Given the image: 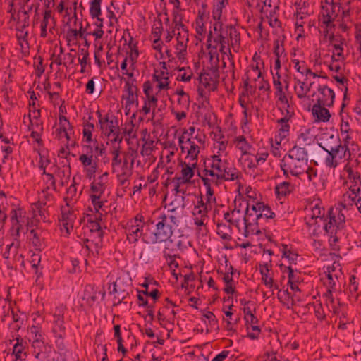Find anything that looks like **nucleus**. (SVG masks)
<instances>
[{"mask_svg":"<svg viewBox=\"0 0 361 361\" xmlns=\"http://www.w3.org/2000/svg\"><path fill=\"white\" fill-rule=\"evenodd\" d=\"M209 166H207L202 173L199 172L198 176L202 179L204 177L208 178V176H210L209 178V180H210V183H215L216 185H217L218 180L220 179H217L216 178V173H215V170L214 169H209Z\"/></svg>","mask_w":361,"mask_h":361,"instance_id":"41","label":"nucleus"},{"mask_svg":"<svg viewBox=\"0 0 361 361\" xmlns=\"http://www.w3.org/2000/svg\"><path fill=\"white\" fill-rule=\"evenodd\" d=\"M274 215L275 214L271 208L263 202H257L252 206L247 204L245 215L243 218L245 223L244 236L247 237L250 235L260 233L259 230L248 231V228L252 226L251 221H254L257 226H263L269 219H273Z\"/></svg>","mask_w":361,"mask_h":361,"instance_id":"3","label":"nucleus"},{"mask_svg":"<svg viewBox=\"0 0 361 361\" xmlns=\"http://www.w3.org/2000/svg\"><path fill=\"white\" fill-rule=\"evenodd\" d=\"M34 68L35 70V75L39 78L44 72V67L43 66V59L42 56H38L35 57Z\"/></svg>","mask_w":361,"mask_h":361,"instance_id":"46","label":"nucleus"},{"mask_svg":"<svg viewBox=\"0 0 361 361\" xmlns=\"http://www.w3.org/2000/svg\"><path fill=\"white\" fill-rule=\"evenodd\" d=\"M161 30H162V23L161 20H158L157 22L154 23L152 35L155 39H160L161 35Z\"/></svg>","mask_w":361,"mask_h":361,"instance_id":"56","label":"nucleus"},{"mask_svg":"<svg viewBox=\"0 0 361 361\" xmlns=\"http://www.w3.org/2000/svg\"><path fill=\"white\" fill-rule=\"evenodd\" d=\"M233 144L235 147L241 152V154L250 152L252 145L248 143L243 135L237 136L233 139Z\"/></svg>","mask_w":361,"mask_h":361,"instance_id":"29","label":"nucleus"},{"mask_svg":"<svg viewBox=\"0 0 361 361\" xmlns=\"http://www.w3.org/2000/svg\"><path fill=\"white\" fill-rule=\"evenodd\" d=\"M307 168V164H302L300 160L295 159L288 154L285 155L281 162V169L287 177L289 174L298 176L304 173Z\"/></svg>","mask_w":361,"mask_h":361,"instance_id":"6","label":"nucleus"},{"mask_svg":"<svg viewBox=\"0 0 361 361\" xmlns=\"http://www.w3.org/2000/svg\"><path fill=\"white\" fill-rule=\"evenodd\" d=\"M56 22L52 15L43 14V19L40 25V37L45 38L48 36H54L56 30Z\"/></svg>","mask_w":361,"mask_h":361,"instance_id":"16","label":"nucleus"},{"mask_svg":"<svg viewBox=\"0 0 361 361\" xmlns=\"http://www.w3.org/2000/svg\"><path fill=\"white\" fill-rule=\"evenodd\" d=\"M349 209H344L339 203L329 210V221L324 225L327 233H333L335 228L341 226L345 221V215Z\"/></svg>","mask_w":361,"mask_h":361,"instance_id":"8","label":"nucleus"},{"mask_svg":"<svg viewBox=\"0 0 361 361\" xmlns=\"http://www.w3.org/2000/svg\"><path fill=\"white\" fill-rule=\"evenodd\" d=\"M163 242L165 243L163 254L166 260H168V257H171L172 255H175L174 252L179 250L182 245L180 240L172 239L171 237Z\"/></svg>","mask_w":361,"mask_h":361,"instance_id":"21","label":"nucleus"},{"mask_svg":"<svg viewBox=\"0 0 361 361\" xmlns=\"http://www.w3.org/2000/svg\"><path fill=\"white\" fill-rule=\"evenodd\" d=\"M94 128V126L93 123H87L84 124V128L82 130L83 136L85 137L86 141L87 142H90L92 141V130Z\"/></svg>","mask_w":361,"mask_h":361,"instance_id":"50","label":"nucleus"},{"mask_svg":"<svg viewBox=\"0 0 361 361\" xmlns=\"http://www.w3.org/2000/svg\"><path fill=\"white\" fill-rule=\"evenodd\" d=\"M306 173L309 181L312 182L313 184H316V182L318 179L317 171L316 169L313 167H310L307 165V168L305 171Z\"/></svg>","mask_w":361,"mask_h":361,"instance_id":"54","label":"nucleus"},{"mask_svg":"<svg viewBox=\"0 0 361 361\" xmlns=\"http://www.w3.org/2000/svg\"><path fill=\"white\" fill-rule=\"evenodd\" d=\"M184 139V136H180L178 139L182 152L187 151L186 159H190V161L197 162L200 147L193 140V137H187L185 141Z\"/></svg>","mask_w":361,"mask_h":361,"instance_id":"11","label":"nucleus"},{"mask_svg":"<svg viewBox=\"0 0 361 361\" xmlns=\"http://www.w3.org/2000/svg\"><path fill=\"white\" fill-rule=\"evenodd\" d=\"M181 176H183L185 180H188L189 183H191V179L195 175V169L197 166V162H184L181 164Z\"/></svg>","mask_w":361,"mask_h":361,"instance_id":"28","label":"nucleus"},{"mask_svg":"<svg viewBox=\"0 0 361 361\" xmlns=\"http://www.w3.org/2000/svg\"><path fill=\"white\" fill-rule=\"evenodd\" d=\"M235 52H238L240 46V36L238 30L233 26L224 27L222 23L214 19L207 37V49H209L210 59H216L219 61L217 47L219 44H228Z\"/></svg>","mask_w":361,"mask_h":361,"instance_id":"1","label":"nucleus"},{"mask_svg":"<svg viewBox=\"0 0 361 361\" xmlns=\"http://www.w3.org/2000/svg\"><path fill=\"white\" fill-rule=\"evenodd\" d=\"M293 63L294 64L295 69L300 73L303 74L305 69L306 68V64L305 61H300L298 59H293Z\"/></svg>","mask_w":361,"mask_h":361,"instance_id":"61","label":"nucleus"},{"mask_svg":"<svg viewBox=\"0 0 361 361\" xmlns=\"http://www.w3.org/2000/svg\"><path fill=\"white\" fill-rule=\"evenodd\" d=\"M111 153L113 156L111 160V166L113 168V171H114V169L116 166H118L121 164L122 160L120 157L121 154V146L114 145L111 147Z\"/></svg>","mask_w":361,"mask_h":361,"instance_id":"39","label":"nucleus"},{"mask_svg":"<svg viewBox=\"0 0 361 361\" xmlns=\"http://www.w3.org/2000/svg\"><path fill=\"white\" fill-rule=\"evenodd\" d=\"M324 214V209L318 205H315L311 208V211L307 212L305 220L306 224L311 227L318 224V221H322Z\"/></svg>","mask_w":361,"mask_h":361,"instance_id":"20","label":"nucleus"},{"mask_svg":"<svg viewBox=\"0 0 361 361\" xmlns=\"http://www.w3.org/2000/svg\"><path fill=\"white\" fill-rule=\"evenodd\" d=\"M102 0H92L90 4V14L92 18H98L102 14Z\"/></svg>","mask_w":361,"mask_h":361,"instance_id":"42","label":"nucleus"},{"mask_svg":"<svg viewBox=\"0 0 361 361\" xmlns=\"http://www.w3.org/2000/svg\"><path fill=\"white\" fill-rule=\"evenodd\" d=\"M217 234L220 238L224 240H231V228L230 225L221 223L217 224Z\"/></svg>","mask_w":361,"mask_h":361,"instance_id":"37","label":"nucleus"},{"mask_svg":"<svg viewBox=\"0 0 361 361\" xmlns=\"http://www.w3.org/2000/svg\"><path fill=\"white\" fill-rule=\"evenodd\" d=\"M26 29L27 27L21 28L20 25L16 24V37L20 42L21 47H23V42H25L27 45L28 44V31Z\"/></svg>","mask_w":361,"mask_h":361,"instance_id":"43","label":"nucleus"},{"mask_svg":"<svg viewBox=\"0 0 361 361\" xmlns=\"http://www.w3.org/2000/svg\"><path fill=\"white\" fill-rule=\"evenodd\" d=\"M80 54L82 56V58H79L78 61H79L80 64L81 65L80 72L82 73H83L85 71V68H86V66L87 63V60L89 58V52L87 49L81 48L80 49Z\"/></svg>","mask_w":361,"mask_h":361,"instance_id":"47","label":"nucleus"},{"mask_svg":"<svg viewBox=\"0 0 361 361\" xmlns=\"http://www.w3.org/2000/svg\"><path fill=\"white\" fill-rule=\"evenodd\" d=\"M345 170L348 173V180H346V185L349 190L351 191L360 192L361 188V180L360 173L358 172L354 171L350 166L347 165L345 167Z\"/></svg>","mask_w":361,"mask_h":361,"instance_id":"18","label":"nucleus"},{"mask_svg":"<svg viewBox=\"0 0 361 361\" xmlns=\"http://www.w3.org/2000/svg\"><path fill=\"white\" fill-rule=\"evenodd\" d=\"M245 319L246 321V323L250 324L252 329L254 331H257V334H249L248 336L252 339L257 338L259 334L261 331L259 327L257 325L259 322L258 319L254 314H250V316H245Z\"/></svg>","mask_w":361,"mask_h":361,"instance_id":"35","label":"nucleus"},{"mask_svg":"<svg viewBox=\"0 0 361 361\" xmlns=\"http://www.w3.org/2000/svg\"><path fill=\"white\" fill-rule=\"evenodd\" d=\"M288 119L286 117L278 120V123L280 125L279 128V136L281 139L285 138L288 135L290 126L288 123Z\"/></svg>","mask_w":361,"mask_h":361,"instance_id":"40","label":"nucleus"},{"mask_svg":"<svg viewBox=\"0 0 361 361\" xmlns=\"http://www.w3.org/2000/svg\"><path fill=\"white\" fill-rule=\"evenodd\" d=\"M274 54L276 59H284L286 57L283 39L279 37L274 42Z\"/></svg>","mask_w":361,"mask_h":361,"instance_id":"38","label":"nucleus"},{"mask_svg":"<svg viewBox=\"0 0 361 361\" xmlns=\"http://www.w3.org/2000/svg\"><path fill=\"white\" fill-rule=\"evenodd\" d=\"M238 161L243 166L244 171L247 173L250 171H253L257 167L255 155L251 152L241 154Z\"/></svg>","mask_w":361,"mask_h":361,"instance_id":"25","label":"nucleus"},{"mask_svg":"<svg viewBox=\"0 0 361 361\" xmlns=\"http://www.w3.org/2000/svg\"><path fill=\"white\" fill-rule=\"evenodd\" d=\"M82 28V27H80ZM78 37H80L82 39H85V36H84L83 32H82L81 29L79 30H75V29H68L66 32V38L67 40L71 42L75 40Z\"/></svg>","mask_w":361,"mask_h":361,"instance_id":"48","label":"nucleus"},{"mask_svg":"<svg viewBox=\"0 0 361 361\" xmlns=\"http://www.w3.org/2000/svg\"><path fill=\"white\" fill-rule=\"evenodd\" d=\"M30 234L32 235V238H31L32 245L37 249H41L42 242H41V240L39 238V235L37 231L35 229H32L30 231Z\"/></svg>","mask_w":361,"mask_h":361,"instance_id":"57","label":"nucleus"},{"mask_svg":"<svg viewBox=\"0 0 361 361\" xmlns=\"http://www.w3.org/2000/svg\"><path fill=\"white\" fill-rule=\"evenodd\" d=\"M65 307L63 306L58 307L55 309L53 314V328L52 331L56 338V342L62 344V340L66 336V327L64 326L63 314Z\"/></svg>","mask_w":361,"mask_h":361,"instance_id":"9","label":"nucleus"},{"mask_svg":"<svg viewBox=\"0 0 361 361\" xmlns=\"http://www.w3.org/2000/svg\"><path fill=\"white\" fill-rule=\"evenodd\" d=\"M99 117V123L100 128L105 136H109V134L117 130L118 126V121L116 116L106 115L102 116L100 111L97 112Z\"/></svg>","mask_w":361,"mask_h":361,"instance_id":"13","label":"nucleus"},{"mask_svg":"<svg viewBox=\"0 0 361 361\" xmlns=\"http://www.w3.org/2000/svg\"><path fill=\"white\" fill-rule=\"evenodd\" d=\"M293 190V185L288 181H283L275 187V193L278 198L286 197Z\"/></svg>","mask_w":361,"mask_h":361,"instance_id":"30","label":"nucleus"},{"mask_svg":"<svg viewBox=\"0 0 361 361\" xmlns=\"http://www.w3.org/2000/svg\"><path fill=\"white\" fill-rule=\"evenodd\" d=\"M209 211L208 205L204 204L202 200L197 201L195 205L192 214L194 216H199L200 218L207 219V213Z\"/></svg>","mask_w":361,"mask_h":361,"instance_id":"36","label":"nucleus"},{"mask_svg":"<svg viewBox=\"0 0 361 361\" xmlns=\"http://www.w3.org/2000/svg\"><path fill=\"white\" fill-rule=\"evenodd\" d=\"M347 143L348 144V141ZM358 149V145L355 143H351L350 146L348 145V152H347V160H350L355 158Z\"/></svg>","mask_w":361,"mask_h":361,"instance_id":"58","label":"nucleus"},{"mask_svg":"<svg viewBox=\"0 0 361 361\" xmlns=\"http://www.w3.org/2000/svg\"><path fill=\"white\" fill-rule=\"evenodd\" d=\"M74 219L75 216L70 211L68 212H62L59 221L61 222L67 233H69L70 231L73 229Z\"/></svg>","mask_w":361,"mask_h":361,"instance_id":"31","label":"nucleus"},{"mask_svg":"<svg viewBox=\"0 0 361 361\" xmlns=\"http://www.w3.org/2000/svg\"><path fill=\"white\" fill-rule=\"evenodd\" d=\"M79 160L85 167L91 166L94 164L92 162V155L82 154L80 156Z\"/></svg>","mask_w":361,"mask_h":361,"instance_id":"59","label":"nucleus"},{"mask_svg":"<svg viewBox=\"0 0 361 361\" xmlns=\"http://www.w3.org/2000/svg\"><path fill=\"white\" fill-rule=\"evenodd\" d=\"M271 267V264L268 263L260 266V274L262 275V281L266 286H271L273 277L269 274V271Z\"/></svg>","mask_w":361,"mask_h":361,"instance_id":"34","label":"nucleus"},{"mask_svg":"<svg viewBox=\"0 0 361 361\" xmlns=\"http://www.w3.org/2000/svg\"><path fill=\"white\" fill-rule=\"evenodd\" d=\"M145 227V224H140V225H133L132 224H126L125 227V232L127 236V240L130 243H135L138 241L139 238L145 236L146 235L143 234V228Z\"/></svg>","mask_w":361,"mask_h":361,"instance_id":"17","label":"nucleus"},{"mask_svg":"<svg viewBox=\"0 0 361 361\" xmlns=\"http://www.w3.org/2000/svg\"><path fill=\"white\" fill-rule=\"evenodd\" d=\"M348 136H347L345 140L344 145L339 144L335 147H329V148L322 147L323 149L328 153L325 159V164L327 166L335 168L338 164L339 160L342 159L347 160V152H348Z\"/></svg>","mask_w":361,"mask_h":361,"instance_id":"5","label":"nucleus"},{"mask_svg":"<svg viewBox=\"0 0 361 361\" xmlns=\"http://www.w3.org/2000/svg\"><path fill=\"white\" fill-rule=\"evenodd\" d=\"M219 73L216 68L210 69L207 72L202 73L199 76L200 83L209 92L214 91L217 88Z\"/></svg>","mask_w":361,"mask_h":361,"instance_id":"12","label":"nucleus"},{"mask_svg":"<svg viewBox=\"0 0 361 361\" xmlns=\"http://www.w3.org/2000/svg\"><path fill=\"white\" fill-rule=\"evenodd\" d=\"M171 113L175 116L176 119L178 121H180L183 119H185L186 118V111L185 110H176L175 109H172Z\"/></svg>","mask_w":361,"mask_h":361,"instance_id":"64","label":"nucleus"},{"mask_svg":"<svg viewBox=\"0 0 361 361\" xmlns=\"http://www.w3.org/2000/svg\"><path fill=\"white\" fill-rule=\"evenodd\" d=\"M16 343L13 346V354L15 355L16 361H22L25 359L26 353L25 352L27 343L19 336H16Z\"/></svg>","mask_w":361,"mask_h":361,"instance_id":"24","label":"nucleus"},{"mask_svg":"<svg viewBox=\"0 0 361 361\" xmlns=\"http://www.w3.org/2000/svg\"><path fill=\"white\" fill-rule=\"evenodd\" d=\"M100 197L101 196L98 197L96 195H90L92 204L96 212L98 213V215H99L98 217H96V219H99V220L101 219V216L102 215V214L101 212H99V210L100 209L104 210L102 209V207L104 205V202L102 200H101Z\"/></svg>","mask_w":361,"mask_h":361,"instance_id":"44","label":"nucleus"},{"mask_svg":"<svg viewBox=\"0 0 361 361\" xmlns=\"http://www.w3.org/2000/svg\"><path fill=\"white\" fill-rule=\"evenodd\" d=\"M295 159L300 160L302 164H308V153L305 148L294 146L287 154Z\"/></svg>","mask_w":361,"mask_h":361,"instance_id":"26","label":"nucleus"},{"mask_svg":"<svg viewBox=\"0 0 361 361\" xmlns=\"http://www.w3.org/2000/svg\"><path fill=\"white\" fill-rule=\"evenodd\" d=\"M345 42V39L342 37H339V44L334 43L333 44V47L334 49V52L336 54V56L338 58H341V59H344L343 56V44Z\"/></svg>","mask_w":361,"mask_h":361,"instance_id":"51","label":"nucleus"},{"mask_svg":"<svg viewBox=\"0 0 361 361\" xmlns=\"http://www.w3.org/2000/svg\"><path fill=\"white\" fill-rule=\"evenodd\" d=\"M139 55L138 50L137 49H134L131 50V52L129 56V59L131 63L130 68L133 69L135 68V63L137 62V59Z\"/></svg>","mask_w":361,"mask_h":361,"instance_id":"62","label":"nucleus"},{"mask_svg":"<svg viewBox=\"0 0 361 361\" xmlns=\"http://www.w3.org/2000/svg\"><path fill=\"white\" fill-rule=\"evenodd\" d=\"M202 181L207 189V201L209 202L212 200L215 201V198L213 197L214 191L211 186L212 183H210V180H209V178L204 177V178H202Z\"/></svg>","mask_w":361,"mask_h":361,"instance_id":"53","label":"nucleus"},{"mask_svg":"<svg viewBox=\"0 0 361 361\" xmlns=\"http://www.w3.org/2000/svg\"><path fill=\"white\" fill-rule=\"evenodd\" d=\"M180 216L176 213V208L169 209L166 214H160L156 223V230L154 236L150 238H143L146 243H163L172 236L175 226H178Z\"/></svg>","mask_w":361,"mask_h":361,"instance_id":"2","label":"nucleus"},{"mask_svg":"<svg viewBox=\"0 0 361 361\" xmlns=\"http://www.w3.org/2000/svg\"><path fill=\"white\" fill-rule=\"evenodd\" d=\"M318 96L315 104L324 105L331 107L334 104L335 99L334 91L326 85H319L317 88Z\"/></svg>","mask_w":361,"mask_h":361,"instance_id":"15","label":"nucleus"},{"mask_svg":"<svg viewBox=\"0 0 361 361\" xmlns=\"http://www.w3.org/2000/svg\"><path fill=\"white\" fill-rule=\"evenodd\" d=\"M323 11L319 16V21L327 27H335L334 23L337 18L341 6L336 3L327 4L326 6H322Z\"/></svg>","mask_w":361,"mask_h":361,"instance_id":"10","label":"nucleus"},{"mask_svg":"<svg viewBox=\"0 0 361 361\" xmlns=\"http://www.w3.org/2000/svg\"><path fill=\"white\" fill-rule=\"evenodd\" d=\"M124 91L126 94L123 95V99L126 100V108L130 106L135 102L138 104L136 85H133L131 81L125 82Z\"/></svg>","mask_w":361,"mask_h":361,"instance_id":"19","label":"nucleus"},{"mask_svg":"<svg viewBox=\"0 0 361 361\" xmlns=\"http://www.w3.org/2000/svg\"><path fill=\"white\" fill-rule=\"evenodd\" d=\"M307 80L301 81L300 80H297V85H298V88L295 87L296 94L298 98L302 99L307 96V94L310 91L314 82H310V84L306 83Z\"/></svg>","mask_w":361,"mask_h":361,"instance_id":"33","label":"nucleus"},{"mask_svg":"<svg viewBox=\"0 0 361 361\" xmlns=\"http://www.w3.org/2000/svg\"><path fill=\"white\" fill-rule=\"evenodd\" d=\"M360 192L349 190L343 194V200L339 202L344 209H350L354 206L357 205V200L360 197Z\"/></svg>","mask_w":361,"mask_h":361,"instance_id":"23","label":"nucleus"},{"mask_svg":"<svg viewBox=\"0 0 361 361\" xmlns=\"http://www.w3.org/2000/svg\"><path fill=\"white\" fill-rule=\"evenodd\" d=\"M44 11L43 14L52 15V8L54 6V0H44Z\"/></svg>","mask_w":361,"mask_h":361,"instance_id":"63","label":"nucleus"},{"mask_svg":"<svg viewBox=\"0 0 361 361\" xmlns=\"http://www.w3.org/2000/svg\"><path fill=\"white\" fill-rule=\"evenodd\" d=\"M134 128H135V126H134L133 123L130 122V123H128L126 126V127L123 130V133L125 135H127L130 138H134L136 136Z\"/></svg>","mask_w":361,"mask_h":361,"instance_id":"60","label":"nucleus"},{"mask_svg":"<svg viewBox=\"0 0 361 361\" xmlns=\"http://www.w3.org/2000/svg\"><path fill=\"white\" fill-rule=\"evenodd\" d=\"M178 31L176 35L177 44L176 45L177 56L179 59H183L186 53L188 42V30L181 22H176L173 32Z\"/></svg>","mask_w":361,"mask_h":361,"instance_id":"7","label":"nucleus"},{"mask_svg":"<svg viewBox=\"0 0 361 361\" xmlns=\"http://www.w3.org/2000/svg\"><path fill=\"white\" fill-rule=\"evenodd\" d=\"M152 78L153 80L157 82V87L159 90H168L169 88V78L167 71L155 70Z\"/></svg>","mask_w":361,"mask_h":361,"instance_id":"22","label":"nucleus"},{"mask_svg":"<svg viewBox=\"0 0 361 361\" xmlns=\"http://www.w3.org/2000/svg\"><path fill=\"white\" fill-rule=\"evenodd\" d=\"M111 141L112 146L118 145L121 146V143L123 141V136L121 134L119 127L117 130H115L113 133L109 134V136H106Z\"/></svg>","mask_w":361,"mask_h":361,"instance_id":"45","label":"nucleus"},{"mask_svg":"<svg viewBox=\"0 0 361 361\" xmlns=\"http://www.w3.org/2000/svg\"><path fill=\"white\" fill-rule=\"evenodd\" d=\"M98 219L97 220H99ZM97 221L90 220L87 221V226L85 228V233L87 232L92 233L96 238L101 239L103 233L99 223Z\"/></svg>","mask_w":361,"mask_h":361,"instance_id":"32","label":"nucleus"},{"mask_svg":"<svg viewBox=\"0 0 361 361\" xmlns=\"http://www.w3.org/2000/svg\"><path fill=\"white\" fill-rule=\"evenodd\" d=\"M26 212L21 208L13 209L11 212V221L12 227L11 231L12 235L16 237L19 236L20 231L23 228V224L25 222Z\"/></svg>","mask_w":361,"mask_h":361,"instance_id":"14","label":"nucleus"},{"mask_svg":"<svg viewBox=\"0 0 361 361\" xmlns=\"http://www.w3.org/2000/svg\"><path fill=\"white\" fill-rule=\"evenodd\" d=\"M20 13H22V14H23V19L22 20L19 19L18 21L17 22V24L20 25V27L21 28L27 27L29 26L28 11H26L24 9L23 11L21 9L20 11H19L18 15H20Z\"/></svg>","mask_w":361,"mask_h":361,"instance_id":"55","label":"nucleus"},{"mask_svg":"<svg viewBox=\"0 0 361 361\" xmlns=\"http://www.w3.org/2000/svg\"><path fill=\"white\" fill-rule=\"evenodd\" d=\"M104 189L105 187L103 183L100 181L98 183H92L91 184V191L92 194L90 195L101 196L104 193Z\"/></svg>","mask_w":361,"mask_h":361,"instance_id":"49","label":"nucleus"},{"mask_svg":"<svg viewBox=\"0 0 361 361\" xmlns=\"http://www.w3.org/2000/svg\"><path fill=\"white\" fill-rule=\"evenodd\" d=\"M324 105L314 104L312 106V114L316 116L318 121L326 122L330 119L331 114L329 111Z\"/></svg>","mask_w":361,"mask_h":361,"instance_id":"27","label":"nucleus"},{"mask_svg":"<svg viewBox=\"0 0 361 361\" xmlns=\"http://www.w3.org/2000/svg\"><path fill=\"white\" fill-rule=\"evenodd\" d=\"M16 252H18V245L12 243L6 245V250L3 252V257L4 259H8L11 255H14Z\"/></svg>","mask_w":361,"mask_h":361,"instance_id":"52","label":"nucleus"},{"mask_svg":"<svg viewBox=\"0 0 361 361\" xmlns=\"http://www.w3.org/2000/svg\"><path fill=\"white\" fill-rule=\"evenodd\" d=\"M209 168L214 169L216 173L217 179L220 180H236L241 177V173L234 167H228L226 159H221L219 155H213L209 159Z\"/></svg>","mask_w":361,"mask_h":361,"instance_id":"4","label":"nucleus"}]
</instances>
